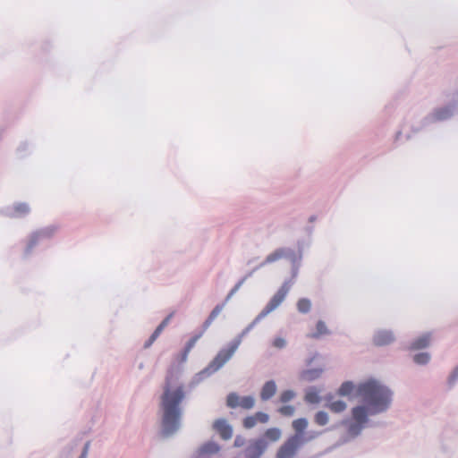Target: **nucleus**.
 <instances>
[{
	"label": "nucleus",
	"instance_id": "2f4dec72",
	"mask_svg": "<svg viewBox=\"0 0 458 458\" xmlns=\"http://www.w3.org/2000/svg\"><path fill=\"white\" fill-rule=\"evenodd\" d=\"M293 396H294V393L293 391L286 390L281 394L280 400L282 403H287L290 400H292L293 398Z\"/></svg>",
	"mask_w": 458,
	"mask_h": 458
},
{
	"label": "nucleus",
	"instance_id": "bb28decb",
	"mask_svg": "<svg viewBox=\"0 0 458 458\" xmlns=\"http://www.w3.org/2000/svg\"><path fill=\"white\" fill-rule=\"evenodd\" d=\"M305 400L310 403H318L320 401V398L318 392L311 390L306 394Z\"/></svg>",
	"mask_w": 458,
	"mask_h": 458
},
{
	"label": "nucleus",
	"instance_id": "c756f323",
	"mask_svg": "<svg viewBox=\"0 0 458 458\" xmlns=\"http://www.w3.org/2000/svg\"><path fill=\"white\" fill-rule=\"evenodd\" d=\"M41 235H42L41 233H36L30 236V239L28 243V250H30L38 243Z\"/></svg>",
	"mask_w": 458,
	"mask_h": 458
},
{
	"label": "nucleus",
	"instance_id": "c85d7f7f",
	"mask_svg": "<svg viewBox=\"0 0 458 458\" xmlns=\"http://www.w3.org/2000/svg\"><path fill=\"white\" fill-rule=\"evenodd\" d=\"M451 115V111L448 108H443L436 111L435 117L438 120H443Z\"/></svg>",
	"mask_w": 458,
	"mask_h": 458
},
{
	"label": "nucleus",
	"instance_id": "ddd939ff",
	"mask_svg": "<svg viewBox=\"0 0 458 458\" xmlns=\"http://www.w3.org/2000/svg\"><path fill=\"white\" fill-rule=\"evenodd\" d=\"M276 392V386L273 380L267 381L260 391V398L263 401L270 399Z\"/></svg>",
	"mask_w": 458,
	"mask_h": 458
},
{
	"label": "nucleus",
	"instance_id": "20e7f679",
	"mask_svg": "<svg viewBox=\"0 0 458 458\" xmlns=\"http://www.w3.org/2000/svg\"><path fill=\"white\" fill-rule=\"evenodd\" d=\"M226 405L232 409L250 410L255 406V398L251 395L241 396L236 393H230L226 398Z\"/></svg>",
	"mask_w": 458,
	"mask_h": 458
},
{
	"label": "nucleus",
	"instance_id": "a211bd4d",
	"mask_svg": "<svg viewBox=\"0 0 458 458\" xmlns=\"http://www.w3.org/2000/svg\"><path fill=\"white\" fill-rule=\"evenodd\" d=\"M223 309H224V304L216 305L214 308V310L211 311V313L209 314L207 320L204 322V325H203L204 328H208L211 325V323L219 315V313L222 311Z\"/></svg>",
	"mask_w": 458,
	"mask_h": 458
},
{
	"label": "nucleus",
	"instance_id": "f3484780",
	"mask_svg": "<svg viewBox=\"0 0 458 458\" xmlns=\"http://www.w3.org/2000/svg\"><path fill=\"white\" fill-rule=\"evenodd\" d=\"M308 427V421L304 418L297 419L293 421V428L295 430V435H301L303 437V431Z\"/></svg>",
	"mask_w": 458,
	"mask_h": 458
},
{
	"label": "nucleus",
	"instance_id": "c9c22d12",
	"mask_svg": "<svg viewBox=\"0 0 458 458\" xmlns=\"http://www.w3.org/2000/svg\"><path fill=\"white\" fill-rule=\"evenodd\" d=\"M242 444L240 442V439L239 438H236L235 441H234V445L236 446H240Z\"/></svg>",
	"mask_w": 458,
	"mask_h": 458
},
{
	"label": "nucleus",
	"instance_id": "f257e3e1",
	"mask_svg": "<svg viewBox=\"0 0 458 458\" xmlns=\"http://www.w3.org/2000/svg\"><path fill=\"white\" fill-rule=\"evenodd\" d=\"M359 396L367 406L359 405L352 410L353 422L349 425V433L358 435L368 421L369 414L386 411L391 403V392L377 381L369 380L359 385Z\"/></svg>",
	"mask_w": 458,
	"mask_h": 458
},
{
	"label": "nucleus",
	"instance_id": "473e14b6",
	"mask_svg": "<svg viewBox=\"0 0 458 458\" xmlns=\"http://www.w3.org/2000/svg\"><path fill=\"white\" fill-rule=\"evenodd\" d=\"M319 374H320V371H318V370H308L303 373V377H305L306 379L311 380V379H314L315 377H318Z\"/></svg>",
	"mask_w": 458,
	"mask_h": 458
},
{
	"label": "nucleus",
	"instance_id": "f03ea898",
	"mask_svg": "<svg viewBox=\"0 0 458 458\" xmlns=\"http://www.w3.org/2000/svg\"><path fill=\"white\" fill-rule=\"evenodd\" d=\"M185 397V389L174 372L165 377L164 391L160 397V408L163 412L162 426L165 434L174 433L180 427L182 415L181 403Z\"/></svg>",
	"mask_w": 458,
	"mask_h": 458
},
{
	"label": "nucleus",
	"instance_id": "a878e982",
	"mask_svg": "<svg viewBox=\"0 0 458 458\" xmlns=\"http://www.w3.org/2000/svg\"><path fill=\"white\" fill-rule=\"evenodd\" d=\"M201 337V334H199L197 335H194L191 337L189 342L186 344L185 350H184V359H186L187 354L191 352V350L194 347L197 341Z\"/></svg>",
	"mask_w": 458,
	"mask_h": 458
},
{
	"label": "nucleus",
	"instance_id": "6ab92c4d",
	"mask_svg": "<svg viewBox=\"0 0 458 458\" xmlns=\"http://www.w3.org/2000/svg\"><path fill=\"white\" fill-rule=\"evenodd\" d=\"M297 310L301 313H308L311 310V301L307 298H301L297 301Z\"/></svg>",
	"mask_w": 458,
	"mask_h": 458
},
{
	"label": "nucleus",
	"instance_id": "cd10ccee",
	"mask_svg": "<svg viewBox=\"0 0 458 458\" xmlns=\"http://www.w3.org/2000/svg\"><path fill=\"white\" fill-rule=\"evenodd\" d=\"M413 360L417 364L423 365L428 362L429 355L426 352L418 353L414 356Z\"/></svg>",
	"mask_w": 458,
	"mask_h": 458
},
{
	"label": "nucleus",
	"instance_id": "9b49d317",
	"mask_svg": "<svg viewBox=\"0 0 458 458\" xmlns=\"http://www.w3.org/2000/svg\"><path fill=\"white\" fill-rule=\"evenodd\" d=\"M394 337L390 331H379L373 338L374 344L378 346L387 345L394 341Z\"/></svg>",
	"mask_w": 458,
	"mask_h": 458
},
{
	"label": "nucleus",
	"instance_id": "5701e85b",
	"mask_svg": "<svg viewBox=\"0 0 458 458\" xmlns=\"http://www.w3.org/2000/svg\"><path fill=\"white\" fill-rule=\"evenodd\" d=\"M13 210L17 216H21L30 212V208L26 203H18L13 207Z\"/></svg>",
	"mask_w": 458,
	"mask_h": 458
},
{
	"label": "nucleus",
	"instance_id": "7ed1b4c3",
	"mask_svg": "<svg viewBox=\"0 0 458 458\" xmlns=\"http://www.w3.org/2000/svg\"><path fill=\"white\" fill-rule=\"evenodd\" d=\"M307 439L301 435H293L280 447L277 452V458H293L300 446Z\"/></svg>",
	"mask_w": 458,
	"mask_h": 458
},
{
	"label": "nucleus",
	"instance_id": "423d86ee",
	"mask_svg": "<svg viewBox=\"0 0 458 458\" xmlns=\"http://www.w3.org/2000/svg\"><path fill=\"white\" fill-rule=\"evenodd\" d=\"M237 348L238 344H233L229 348L221 350L210 362L208 369L212 371L219 369L231 359Z\"/></svg>",
	"mask_w": 458,
	"mask_h": 458
},
{
	"label": "nucleus",
	"instance_id": "412c9836",
	"mask_svg": "<svg viewBox=\"0 0 458 458\" xmlns=\"http://www.w3.org/2000/svg\"><path fill=\"white\" fill-rule=\"evenodd\" d=\"M329 420L328 414L326 411H318L315 414L314 421L318 426H325Z\"/></svg>",
	"mask_w": 458,
	"mask_h": 458
},
{
	"label": "nucleus",
	"instance_id": "aec40b11",
	"mask_svg": "<svg viewBox=\"0 0 458 458\" xmlns=\"http://www.w3.org/2000/svg\"><path fill=\"white\" fill-rule=\"evenodd\" d=\"M285 255V250L284 249H278L267 256L265 259V263H273L276 260H279Z\"/></svg>",
	"mask_w": 458,
	"mask_h": 458
},
{
	"label": "nucleus",
	"instance_id": "72a5a7b5",
	"mask_svg": "<svg viewBox=\"0 0 458 458\" xmlns=\"http://www.w3.org/2000/svg\"><path fill=\"white\" fill-rule=\"evenodd\" d=\"M89 447V443H87L84 446L83 452L79 458H86Z\"/></svg>",
	"mask_w": 458,
	"mask_h": 458
},
{
	"label": "nucleus",
	"instance_id": "f704fd0d",
	"mask_svg": "<svg viewBox=\"0 0 458 458\" xmlns=\"http://www.w3.org/2000/svg\"><path fill=\"white\" fill-rule=\"evenodd\" d=\"M458 377V369L456 373L452 377L451 380L454 382Z\"/></svg>",
	"mask_w": 458,
	"mask_h": 458
},
{
	"label": "nucleus",
	"instance_id": "6e6552de",
	"mask_svg": "<svg viewBox=\"0 0 458 458\" xmlns=\"http://www.w3.org/2000/svg\"><path fill=\"white\" fill-rule=\"evenodd\" d=\"M267 447L263 440H255L245 451L246 458H259Z\"/></svg>",
	"mask_w": 458,
	"mask_h": 458
},
{
	"label": "nucleus",
	"instance_id": "39448f33",
	"mask_svg": "<svg viewBox=\"0 0 458 458\" xmlns=\"http://www.w3.org/2000/svg\"><path fill=\"white\" fill-rule=\"evenodd\" d=\"M290 290V284L285 282L282 284V286L278 289V291L274 294V296L270 299L268 303L266 305L260 316L265 317L274 310H276L285 299L288 292Z\"/></svg>",
	"mask_w": 458,
	"mask_h": 458
},
{
	"label": "nucleus",
	"instance_id": "4468645a",
	"mask_svg": "<svg viewBox=\"0 0 458 458\" xmlns=\"http://www.w3.org/2000/svg\"><path fill=\"white\" fill-rule=\"evenodd\" d=\"M358 388L359 386H356L352 382L346 381L341 385L337 394L341 396H351L353 393H355V394L359 396Z\"/></svg>",
	"mask_w": 458,
	"mask_h": 458
},
{
	"label": "nucleus",
	"instance_id": "1a4fd4ad",
	"mask_svg": "<svg viewBox=\"0 0 458 458\" xmlns=\"http://www.w3.org/2000/svg\"><path fill=\"white\" fill-rule=\"evenodd\" d=\"M214 429L223 439H230L233 436V428L224 419L216 420L213 424Z\"/></svg>",
	"mask_w": 458,
	"mask_h": 458
},
{
	"label": "nucleus",
	"instance_id": "2eb2a0df",
	"mask_svg": "<svg viewBox=\"0 0 458 458\" xmlns=\"http://www.w3.org/2000/svg\"><path fill=\"white\" fill-rule=\"evenodd\" d=\"M330 331L327 328L326 323L322 320H318L316 324V331L308 335L310 338L318 339L323 335H329Z\"/></svg>",
	"mask_w": 458,
	"mask_h": 458
},
{
	"label": "nucleus",
	"instance_id": "0eeeda50",
	"mask_svg": "<svg viewBox=\"0 0 458 458\" xmlns=\"http://www.w3.org/2000/svg\"><path fill=\"white\" fill-rule=\"evenodd\" d=\"M269 416L262 411H258L253 415L247 416L242 420V425L245 428L250 429L255 427L258 423L265 424L268 421Z\"/></svg>",
	"mask_w": 458,
	"mask_h": 458
},
{
	"label": "nucleus",
	"instance_id": "9d476101",
	"mask_svg": "<svg viewBox=\"0 0 458 458\" xmlns=\"http://www.w3.org/2000/svg\"><path fill=\"white\" fill-rule=\"evenodd\" d=\"M326 401V407L328 408L334 413H341L344 411L347 408V404L345 402L342 400H335L332 395L327 396Z\"/></svg>",
	"mask_w": 458,
	"mask_h": 458
},
{
	"label": "nucleus",
	"instance_id": "7c9ffc66",
	"mask_svg": "<svg viewBox=\"0 0 458 458\" xmlns=\"http://www.w3.org/2000/svg\"><path fill=\"white\" fill-rule=\"evenodd\" d=\"M294 407L292 405H284L279 409V412L284 416H292L294 413Z\"/></svg>",
	"mask_w": 458,
	"mask_h": 458
},
{
	"label": "nucleus",
	"instance_id": "dca6fc26",
	"mask_svg": "<svg viewBox=\"0 0 458 458\" xmlns=\"http://www.w3.org/2000/svg\"><path fill=\"white\" fill-rule=\"evenodd\" d=\"M430 343V335L425 334L420 337H418L416 340H414L411 344V350H420L423 349L427 346H428Z\"/></svg>",
	"mask_w": 458,
	"mask_h": 458
},
{
	"label": "nucleus",
	"instance_id": "b1692460",
	"mask_svg": "<svg viewBox=\"0 0 458 458\" xmlns=\"http://www.w3.org/2000/svg\"><path fill=\"white\" fill-rule=\"evenodd\" d=\"M270 344L273 348L281 350L285 348L287 342L284 337L276 336L271 341Z\"/></svg>",
	"mask_w": 458,
	"mask_h": 458
},
{
	"label": "nucleus",
	"instance_id": "f8f14e48",
	"mask_svg": "<svg viewBox=\"0 0 458 458\" xmlns=\"http://www.w3.org/2000/svg\"><path fill=\"white\" fill-rule=\"evenodd\" d=\"M174 316V313H171L169 314L160 324L159 326L156 328V330L154 331V333L151 335L150 338L148 339V341L145 344V346L146 347H148L150 346L156 340L157 338L160 335V334L162 333V331L165 329V327L169 324L171 318H173Z\"/></svg>",
	"mask_w": 458,
	"mask_h": 458
},
{
	"label": "nucleus",
	"instance_id": "393cba45",
	"mask_svg": "<svg viewBox=\"0 0 458 458\" xmlns=\"http://www.w3.org/2000/svg\"><path fill=\"white\" fill-rule=\"evenodd\" d=\"M200 451L202 454H214L219 451V446L215 443H207L201 447Z\"/></svg>",
	"mask_w": 458,
	"mask_h": 458
},
{
	"label": "nucleus",
	"instance_id": "4be33fe9",
	"mask_svg": "<svg viewBox=\"0 0 458 458\" xmlns=\"http://www.w3.org/2000/svg\"><path fill=\"white\" fill-rule=\"evenodd\" d=\"M265 437L270 441H277L281 437V431L276 428H271L266 430Z\"/></svg>",
	"mask_w": 458,
	"mask_h": 458
}]
</instances>
